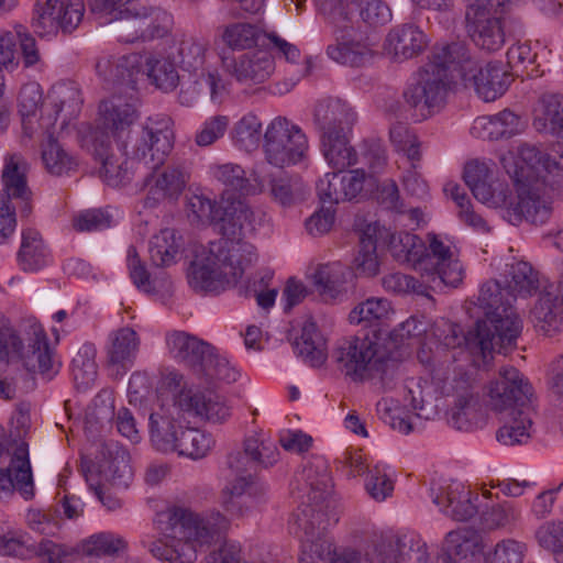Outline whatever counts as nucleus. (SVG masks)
Here are the masks:
<instances>
[{"label":"nucleus","instance_id":"nucleus-30","mask_svg":"<svg viewBox=\"0 0 563 563\" xmlns=\"http://www.w3.org/2000/svg\"><path fill=\"white\" fill-rule=\"evenodd\" d=\"M91 151L97 161L101 163L100 176L112 187H117L128 183L132 177L129 155L117 157L112 153V142L109 135L97 133L91 143ZM130 157H132L130 155Z\"/></svg>","mask_w":563,"mask_h":563},{"label":"nucleus","instance_id":"nucleus-26","mask_svg":"<svg viewBox=\"0 0 563 563\" xmlns=\"http://www.w3.org/2000/svg\"><path fill=\"white\" fill-rule=\"evenodd\" d=\"M464 181L473 196L489 207L506 210L511 194L509 186L499 180H492L484 163L471 162L464 168Z\"/></svg>","mask_w":563,"mask_h":563},{"label":"nucleus","instance_id":"nucleus-1","mask_svg":"<svg viewBox=\"0 0 563 563\" xmlns=\"http://www.w3.org/2000/svg\"><path fill=\"white\" fill-rule=\"evenodd\" d=\"M457 79L466 88H474L486 102L503 96L511 82L510 74L500 64L488 63L483 67L464 44L451 43L432 52L416 84L405 90V100L427 118L444 104L451 85Z\"/></svg>","mask_w":563,"mask_h":563},{"label":"nucleus","instance_id":"nucleus-57","mask_svg":"<svg viewBox=\"0 0 563 563\" xmlns=\"http://www.w3.org/2000/svg\"><path fill=\"white\" fill-rule=\"evenodd\" d=\"M233 144L240 150L252 152L260 145L262 139V122L253 114L243 115L231 131Z\"/></svg>","mask_w":563,"mask_h":563},{"label":"nucleus","instance_id":"nucleus-9","mask_svg":"<svg viewBox=\"0 0 563 563\" xmlns=\"http://www.w3.org/2000/svg\"><path fill=\"white\" fill-rule=\"evenodd\" d=\"M385 236L388 238V250L397 262L410 264L415 271L431 277L432 282L438 278L452 287L462 282V264L437 234L427 235L428 246L418 235L409 232H385Z\"/></svg>","mask_w":563,"mask_h":563},{"label":"nucleus","instance_id":"nucleus-48","mask_svg":"<svg viewBox=\"0 0 563 563\" xmlns=\"http://www.w3.org/2000/svg\"><path fill=\"white\" fill-rule=\"evenodd\" d=\"M141 73H145L152 82L163 91L174 90L179 82L175 62L162 54L143 56Z\"/></svg>","mask_w":563,"mask_h":563},{"label":"nucleus","instance_id":"nucleus-14","mask_svg":"<svg viewBox=\"0 0 563 563\" xmlns=\"http://www.w3.org/2000/svg\"><path fill=\"white\" fill-rule=\"evenodd\" d=\"M309 150L308 139L300 126L286 118L277 117L264 133V153L266 161L276 167L296 165Z\"/></svg>","mask_w":563,"mask_h":563},{"label":"nucleus","instance_id":"nucleus-39","mask_svg":"<svg viewBox=\"0 0 563 563\" xmlns=\"http://www.w3.org/2000/svg\"><path fill=\"white\" fill-rule=\"evenodd\" d=\"M143 55L132 53L119 57H104L97 62L96 70L106 81L112 84H134L142 71Z\"/></svg>","mask_w":563,"mask_h":563},{"label":"nucleus","instance_id":"nucleus-31","mask_svg":"<svg viewBox=\"0 0 563 563\" xmlns=\"http://www.w3.org/2000/svg\"><path fill=\"white\" fill-rule=\"evenodd\" d=\"M427 46V35L419 26L411 23L393 27L385 40L386 51L398 62L418 56Z\"/></svg>","mask_w":563,"mask_h":563},{"label":"nucleus","instance_id":"nucleus-4","mask_svg":"<svg viewBox=\"0 0 563 563\" xmlns=\"http://www.w3.org/2000/svg\"><path fill=\"white\" fill-rule=\"evenodd\" d=\"M139 118L134 103L113 96L99 104V119L91 133V143L99 132L107 134L117 147L133 159L156 169L165 162L174 147V122L167 114L147 117L136 129H131Z\"/></svg>","mask_w":563,"mask_h":563},{"label":"nucleus","instance_id":"nucleus-61","mask_svg":"<svg viewBox=\"0 0 563 563\" xmlns=\"http://www.w3.org/2000/svg\"><path fill=\"white\" fill-rule=\"evenodd\" d=\"M389 467L384 463H376L369 470L365 482L368 495L376 501H384L393 495L394 481L388 472Z\"/></svg>","mask_w":563,"mask_h":563},{"label":"nucleus","instance_id":"nucleus-58","mask_svg":"<svg viewBox=\"0 0 563 563\" xmlns=\"http://www.w3.org/2000/svg\"><path fill=\"white\" fill-rule=\"evenodd\" d=\"M230 494L225 501V509L233 512L234 508L240 505V499L260 500L265 495L267 487L265 484L255 481L251 474L238 475V477L227 487Z\"/></svg>","mask_w":563,"mask_h":563},{"label":"nucleus","instance_id":"nucleus-5","mask_svg":"<svg viewBox=\"0 0 563 563\" xmlns=\"http://www.w3.org/2000/svg\"><path fill=\"white\" fill-rule=\"evenodd\" d=\"M157 529L166 539L151 541L147 545L152 555L168 563H194L197 547L210 543L229 527L228 519L220 512L207 517L184 507H174L157 516Z\"/></svg>","mask_w":563,"mask_h":563},{"label":"nucleus","instance_id":"nucleus-64","mask_svg":"<svg viewBox=\"0 0 563 563\" xmlns=\"http://www.w3.org/2000/svg\"><path fill=\"white\" fill-rule=\"evenodd\" d=\"M528 547L515 539H504L496 543L486 555L487 563H523Z\"/></svg>","mask_w":563,"mask_h":563},{"label":"nucleus","instance_id":"nucleus-36","mask_svg":"<svg viewBox=\"0 0 563 563\" xmlns=\"http://www.w3.org/2000/svg\"><path fill=\"white\" fill-rule=\"evenodd\" d=\"M140 346L137 333L129 328H120L109 335L107 349L108 364L117 367V375H123L136 357Z\"/></svg>","mask_w":563,"mask_h":563},{"label":"nucleus","instance_id":"nucleus-43","mask_svg":"<svg viewBox=\"0 0 563 563\" xmlns=\"http://www.w3.org/2000/svg\"><path fill=\"white\" fill-rule=\"evenodd\" d=\"M349 268L340 262L319 265L312 274L313 285L324 301L336 300L345 291Z\"/></svg>","mask_w":563,"mask_h":563},{"label":"nucleus","instance_id":"nucleus-49","mask_svg":"<svg viewBox=\"0 0 563 563\" xmlns=\"http://www.w3.org/2000/svg\"><path fill=\"white\" fill-rule=\"evenodd\" d=\"M180 247V238L176 235L175 230L163 229L150 241V260L156 267H168L177 263Z\"/></svg>","mask_w":563,"mask_h":563},{"label":"nucleus","instance_id":"nucleus-3","mask_svg":"<svg viewBox=\"0 0 563 563\" xmlns=\"http://www.w3.org/2000/svg\"><path fill=\"white\" fill-rule=\"evenodd\" d=\"M331 492L330 472L321 459L308 462L291 483V494L300 501L290 525L301 543L299 563H338L353 552L334 556L331 543L324 539L331 520Z\"/></svg>","mask_w":563,"mask_h":563},{"label":"nucleus","instance_id":"nucleus-7","mask_svg":"<svg viewBox=\"0 0 563 563\" xmlns=\"http://www.w3.org/2000/svg\"><path fill=\"white\" fill-rule=\"evenodd\" d=\"M257 258L254 245L245 239H220L197 251L187 279L195 292L207 294L234 286Z\"/></svg>","mask_w":563,"mask_h":563},{"label":"nucleus","instance_id":"nucleus-63","mask_svg":"<svg viewBox=\"0 0 563 563\" xmlns=\"http://www.w3.org/2000/svg\"><path fill=\"white\" fill-rule=\"evenodd\" d=\"M369 231L371 227L360 238V251L355 263L361 274L372 277L378 273L379 263L376 255L377 240L374 239Z\"/></svg>","mask_w":563,"mask_h":563},{"label":"nucleus","instance_id":"nucleus-62","mask_svg":"<svg viewBox=\"0 0 563 563\" xmlns=\"http://www.w3.org/2000/svg\"><path fill=\"white\" fill-rule=\"evenodd\" d=\"M33 554L34 544L30 543L26 533L19 530L0 531V555L26 560Z\"/></svg>","mask_w":563,"mask_h":563},{"label":"nucleus","instance_id":"nucleus-41","mask_svg":"<svg viewBox=\"0 0 563 563\" xmlns=\"http://www.w3.org/2000/svg\"><path fill=\"white\" fill-rule=\"evenodd\" d=\"M534 327L547 335L563 330V298L543 291L531 310Z\"/></svg>","mask_w":563,"mask_h":563},{"label":"nucleus","instance_id":"nucleus-2","mask_svg":"<svg viewBox=\"0 0 563 563\" xmlns=\"http://www.w3.org/2000/svg\"><path fill=\"white\" fill-rule=\"evenodd\" d=\"M539 288V272L525 261L507 265L501 282L485 283L478 295L485 319L478 320L474 330L468 331L462 339L471 352L485 360L492 352L506 354L516 346L522 330V320L512 303L518 297L534 295Z\"/></svg>","mask_w":563,"mask_h":563},{"label":"nucleus","instance_id":"nucleus-10","mask_svg":"<svg viewBox=\"0 0 563 563\" xmlns=\"http://www.w3.org/2000/svg\"><path fill=\"white\" fill-rule=\"evenodd\" d=\"M89 7L100 25L113 23L123 43L164 37L172 25L169 13L141 0H89Z\"/></svg>","mask_w":563,"mask_h":563},{"label":"nucleus","instance_id":"nucleus-50","mask_svg":"<svg viewBox=\"0 0 563 563\" xmlns=\"http://www.w3.org/2000/svg\"><path fill=\"white\" fill-rule=\"evenodd\" d=\"M507 64L517 76L537 78L544 75V69L538 62V53L529 42L511 45L507 51Z\"/></svg>","mask_w":563,"mask_h":563},{"label":"nucleus","instance_id":"nucleus-51","mask_svg":"<svg viewBox=\"0 0 563 563\" xmlns=\"http://www.w3.org/2000/svg\"><path fill=\"white\" fill-rule=\"evenodd\" d=\"M41 131L46 135V142L42 144V161L45 168L49 174L56 176L68 174L76 167V162L54 137L57 130Z\"/></svg>","mask_w":563,"mask_h":563},{"label":"nucleus","instance_id":"nucleus-56","mask_svg":"<svg viewBox=\"0 0 563 563\" xmlns=\"http://www.w3.org/2000/svg\"><path fill=\"white\" fill-rule=\"evenodd\" d=\"M209 174L227 191L241 195L249 194L250 181L241 165L235 163L212 164L209 166Z\"/></svg>","mask_w":563,"mask_h":563},{"label":"nucleus","instance_id":"nucleus-17","mask_svg":"<svg viewBox=\"0 0 563 563\" xmlns=\"http://www.w3.org/2000/svg\"><path fill=\"white\" fill-rule=\"evenodd\" d=\"M84 0H37L32 27L40 36L71 33L82 21Z\"/></svg>","mask_w":563,"mask_h":563},{"label":"nucleus","instance_id":"nucleus-21","mask_svg":"<svg viewBox=\"0 0 563 563\" xmlns=\"http://www.w3.org/2000/svg\"><path fill=\"white\" fill-rule=\"evenodd\" d=\"M380 563H427V543L415 531L382 532L375 544Z\"/></svg>","mask_w":563,"mask_h":563},{"label":"nucleus","instance_id":"nucleus-13","mask_svg":"<svg viewBox=\"0 0 563 563\" xmlns=\"http://www.w3.org/2000/svg\"><path fill=\"white\" fill-rule=\"evenodd\" d=\"M9 459L7 467L0 468V496L18 493L24 500L35 496V485L29 455V444L13 439L0 424V463Z\"/></svg>","mask_w":563,"mask_h":563},{"label":"nucleus","instance_id":"nucleus-46","mask_svg":"<svg viewBox=\"0 0 563 563\" xmlns=\"http://www.w3.org/2000/svg\"><path fill=\"white\" fill-rule=\"evenodd\" d=\"M213 445L214 439L211 433L185 424L168 453H177L179 456L197 461L207 456Z\"/></svg>","mask_w":563,"mask_h":563},{"label":"nucleus","instance_id":"nucleus-18","mask_svg":"<svg viewBox=\"0 0 563 563\" xmlns=\"http://www.w3.org/2000/svg\"><path fill=\"white\" fill-rule=\"evenodd\" d=\"M181 394L175 399L162 398L153 405L148 418V431L153 446L163 453L174 448L175 439L185 424L189 410L183 404Z\"/></svg>","mask_w":563,"mask_h":563},{"label":"nucleus","instance_id":"nucleus-24","mask_svg":"<svg viewBox=\"0 0 563 563\" xmlns=\"http://www.w3.org/2000/svg\"><path fill=\"white\" fill-rule=\"evenodd\" d=\"M504 218L518 225L523 221L545 223L552 214V203L538 191L536 185H518L517 195L510 194Z\"/></svg>","mask_w":563,"mask_h":563},{"label":"nucleus","instance_id":"nucleus-28","mask_svg":"<svg viewBox=\"0 0 563 563\" xmlns=\"http://www.w3.org/2000/svg\"><path fill=\"white\" fill-rule=\"evenodd\" d=\"M166 345L172 358L190 368L196 375L210 362L213 346L184 331H174L166 336Z\"/></svg>","mask_w":563,"mask_h":563},{"label":"nucleus","instance_id":"nucleus-27","mask_svg":"<svg viewBox=\"0 0 563 563\" xmlns=\"http://www.w3.org/2000/svg\"><path fill=\"white\" fill-rule=\"evenodd\" d=\"M279 451L272 441L247 438L243 451H234L228 455V466L236 475H247L277 463Z\"/></svg>","mask_w":563,"mask_h":563},{"label":"nucleus","instance_id":"nucleus-38","mask_svg":"<svg viewBox=\"0 0 563 563\" xmlns=\"http://www.w3.org/2000/svg\"><path fill=\"white\" fill-rule=\"evenodd\" d=\"M520 129V118L510 110H504L494 115L476 118L471 134L483 140H500L516 135Z\"/></svg>","mask_w":563,"mask_h":563},{"label":"nucleus","instance_id":"nucleus-16","mask_svg":"<svg viewBox=\"0 0 563 563\" xmlns=\"http://www.w3.org/2000/svg\"><path fill=\"white\" fill-rule=\"evenodd\" d=\"M84 99L77 82L63 80L49 89L42 114L36 121L40 130L49 129L63 132L76 120L81 111Z\"/></svg>","mask_w":563,"mask_h":563},{"label":"nucleus","instance_id":"nucleus-8","mask_svg":"<svg viewBox=\"0 0 563 563\" xmlns=\"http://www.w3.org/2000/svg\"><path fill=\"white\" fill-rule=\"evenodd\" d=\"M9 366H21L48 380L60 371L62 362L35 318H26L15 328L8 318L0 317V368Z\"/></svg>","mask_w":563,"mask_h":563},{"label":"nucleus","instance_id":"nucleus-22","mask_svg":"<svg viewBox=\"0 0 563 563\" xmlns=\"http://www.w3.org/2000/svg\"><path fill=\"white\" fill-rule=\"evenodd\" d=\"M429 495L441 512L456 521H467L479 511L478 495L457 481L432 483Z\"/></svg>","mask_w":563,"mask_h":563},{"label":"nucleus","instance_id":"nucleus-34","mask_svg":"<svg viewBox=\"0 0 563 563\" xmlns=\"http://www.w3.org/2000/svg\"><path fill=\"white\" fill-rule=\"evenodd\" d=\"M448 422L456 430L471 432L486 424V415L478 394L471 388L457 395Z\"/></svg>","mask_w":563,"mask_h":563},{"label":"nucleus","instance_id":"nucleus-59","mask_svg":"<svg viewBox=\"0 0 563 563\" xmlns=\"http://www.w3.org/2000/svg\"><path fill=\"white\" fill-rule=\"evenodd\" d=\"M391 312L390 302L384 298H368L355 306L349 314L352 324L372 325L386 320Z\"/></svg>","mask_w":563,"mask_h":563},{"label":"nucleus","instance_id":"nucleus-42","mask_svg":"<svg viewBox=\"0 0 563 563\" xmlns=\"http://www.w3.org/2000/svg\"><path fill=\"white\" fill-rule=\"evenodd\" d=\"M292 347L296 355L311 367L322 366L328 357L325 339L310 320L303 323L301 334L294 341Z\"/></svg>","mask_w":563,"mask_h":563},{"label":"nucleus","instance_id":"nucleus-35","mask_svg":"<svg viewBox=\"0 0 563 563\" xmlns=\"http://www.w3.org/2000/svg\"><path fill=\"white\" fill-rule=\"evenodd\" d=\"M53 256L41 233L32 228L22 230L21 245L16 253V263L25 273H36L47 267Z\"/></svg>","mask_w":563,"mask_h":563},{"label":"nucleus","instance_id":"nucleus-45","mask_svg":"<svg viewBox=\"0 0 563 563\" xmlns=\"http://www.w3.org/2000/svg\"><path fill=\"white\" fill-rule=\"evenodd\" d=\"M268 190L272 199L284 208L302 202L308 188L298 175H268Z\"/></svg>","mask_w":563,"mask_h":563},{"label":"nucleus","instance_id":"nucleus-32","mask_svg":"<svg viewBox=\"0 0 563 563\" xmlns=\"http://www.w3.org/2000/svg\"><path fill=\"white\" fill-rule=\"evenodd\" d=\"M225 69L241 84H262L273 74L275 64L264 52L242 54L234 59H223Z\"/></svg>","mask_w":563,"mask_h":563},{"label":"nucleus","instance_id":"nucleus-54","mask_svg":"<svg viewBox=\"0 0 563 563\" xmlns=\"http://www.w3.org/2000/svg\"><path fill=\"white\" fill-rule=\"evenodd\" d=\"M81 551L86 555L117 556L128 548L126 540L112 531H101L81 541Z\"/></svg>","mask_w":563,"mask_h":563},{"label":"nucleus","instance_id":"nucleus-37","mask_svg":"<svg viewBox=\"0 0 563 563\" xmlns=\"http://www.w3.org/2000/svg\"><path fill=\"white\" fill-rule=\"evenodd\" d=\"M183 404L190 413L212 423H223L231 416V407L223 396L216 393H181Z\"/></svg>","mask_w":563,"mask_h":563},{"label":"nucleus","instance_id":"nucleus-55","mask_svg":"<svg viewBox=\"0 0 563 563\" xmlns=\"http://www.w3.org/2000/svg\"><path fill=\"white\" fill-rule=\"evenodd\" d=\"M42 103L43 95L38 84L29 82L21 88L19 92V112L22 117L24 134L29 137L37 133L38 126H34L33 118Z\"/></svg>","mask_w":563,"mask_h":563},{"label":"nucleus","instance_id":"nucleus-12","mask_svg":"<svg viewBox=\"0 0 563 563\" xmlns=\"http://www.w3.org/2000/svg\"><path fill=\"white\" fill-rule=\"evenodd\" d=\"M188 208L198 221L216 223L222 239H245L255 231L253 210L239 199L218 205L202 195H194Z\"/></svg>","mask_w":563,"mask_h":563},{"label":"nucleus","instance_id":"nucleus-44","mask_svg":"<svg viewBox=\"0 0 563 563\" xmlns=\"http://www.w3.org/2000/svg\"><path fill=\"white\" fill-rule=\"evenodd\" d=\"M351 132L321 136V151L329 166L343 172L357 163V152L350 143Z\"/></svg>","mask_w":563,"mask_h":563},{"label":"nucleus","instance_id":"nucleus-25","mask_svg":"<svg viewBox=\"0 0 563 563\" xmlns=\"http://www.w3.org/2000/svg\"><path fill=\"white\" fill-rule=\"evenodd\" d=\"M188 181V174L180 165H168L144 181L146 196L141 200L142 209H155L164 200H176L183 194Z\"/></svg>","mask_w":563,"mask_h":563},{"label":"nucleus","instance_id":"nucleus-53","mask_svg":"<svg viewBox=\"0 0 563 563\" xmlns=\"http://www.w3.org/2000/svg\"><path fill=\"white\" fill-rule=\"evenodd\" d=\"M266 34L256 24L234 22L224 27L222 41L233 51H244L260 45Z\"/></svg>","mask_w":563,"mask_h":563},{"label":"nucleus","instance_id":"nucleus-11","mask_svg":"<svg viewBox=\"0 0 563 563\" xmlns=\"http://www.w3.org/2000/svg\"><path fill=\"white\" fill-rule=\"evenodd\" d=\"M499 159L517 185H537L540 180L545 184L548 176L554 179L563 176V152L550 155L536 144L521 143Z\"/></svg>","mask_w":563,"mask_h":563},{"label":"nucleus","instance_id":"nucleus-20","mask_svg":"<svg viewBox=\"0 0 563 563\" xmlns=\"http://www.w3.org/2000/svg\"><path fill=\"white\" fill-rule=\"evenodd\" d=\"M376 355L375 344L358 336L340 339L332 353L331 360L336 367L354 380H363L372 376Z\"/></svg>","mask_w":563,"mask_h":563},{"label":"nucleus","instance_id":"nucleus-60","mask_svg":"<svg viewBox=\"0 0 563 563\" xmlns=\"http://www.w3.org/2000/svg\"><path fill=\"white\" fill-rule=\"evenodd\" d=\"M342 180V191L345 201H360L366 198L374 190L376 178L373 175H366L364 169L356 168L340 175Z\"/></svg>","mask_w":563,"mask_h":563},{"label":"nucleus","instance_id":"nucleus-52","mask_svg":"<svg viewBox=\"0 0 563 563\" xmlns=\"http://www.w3.org/2000/svg\"><path fill=\"white\" fill-rule=\"evenodd\" d=\"M477 552V540L466 530L450 531L445 537L443 552L437 558V563H456Z\"/></svg>","mask_w":563,"mask_h":563},{"label":"nucleus","instance_id":"nucleus-15","mask_svg":"<svg viewBox=\"0 0 563 563\" xmlns=\"http://www.w3.org/2000/svg\"><path fill=\"white\" fill-rule=\"evenodd\" d=\"M318 12L332 26L352 25L355 13L362 22L376 27L391 21V10L383 0H316Z\"/></svg>","mask_w":563,"mask_h":563},{"label":"nucleus","instance_id":"nucleus-40","mask_svg":"<svg viewBox=\"0 0 563 563\" xmlns=\"http://www.w3.org/2000/svg\"><path fill=\"white\" fill-rule=\"evenodd\" d=\"M532 124L538 132L563 137V93L545 92L540 96Z\"/></svg>","mask_w":563,"mask_h":563},{"label":"nucleus","instance_id":"nucleus-33","mask_svg":"<svg viewBox=\"0 0 563 563\" xmlns=\"http://www.w3.org/2000/svg\"><path fill=\"white\" fill-rule=\"evenodd\" d=\"M1 180L3 190L0 194L8 195L9 200H20L21 214L27 217L31 213V190L26 181V164L20 155L5 156Z\"/></svg>","mask_w":563,"mask_h":563},{"label":"nucleus","instance_id":"nucleus-47","mask_svg":"<svg viewBox=\"0 0 563 563\" xmlns=\"http://www.w3.org/2000/svg\"><path fill=\"white\" fill-rule=\"evenodd\" d=\"M472 40L476 46L487 52H495L505 44V31L499 18L472 16Z\"/></svg>","mask_w":563,"mask_h":563},{"label":"nucleus","instance_id":"nucleus-19","mask_svg":"<svg viewBox=\"0 0 563 563\" xmlns=\"http://www.w3.org/2000/svg\"><path fill=\"white\" fill-rule=\"evenodd\" d=\"M180 68L200 77L210 91L212 101L219 99L224 86L217 69L209 66L210 58L216 56L209 49L208 41L192 36L183 38L177 47Z\"/></svg>","mask_w":563,"mask_h":563},{"label":"nucleus","instance_id":"nucleus-29","mask_svg":"<svg viewBox=\"0 0 563 563\" xmlns=\"http://www.w3.org/2000/svg\"><path fill=\"white\" fill-rule=\"evenodd\" d=\"M357 115L353 109L341 99L325 98L319 100L313 109V124L320 136L329 133L352 132Z\"/></svg>","mask_w":563,"mask_h":563},{"label":"nucleus","instance_id":"nucleus-6","mask_svg":"<svg viewBox=\"0 0 563 563\" xmlns=\"http://www.w3.org/2000/svg\"><path fill=\"white\" fill-rule=\"evenodd\" d=\"M488 404L498 412H506L496 439L504 445L527 444L536 432L533 390L529 382L514 366L501 367L498 378L488 386Z\"/></svg>","mask_w":563,"mask_h":563},{"label":"nucleus","instance_id":"nucleus-23","mask_svg":"<svg viewBox=\"0 0 563 563\" xmlns=\"http://www.w3.org/2000/svg\"><path fill=\"white\" fill-rule=\"evenodd\" d=\"M333 29L336 43L327 47V55L332 60L345 66L362 67L373 59L376 45L374 37L356 32L351 24Z\"/></svg>","mask_w":563,"mask_h":563}]
</instances>
